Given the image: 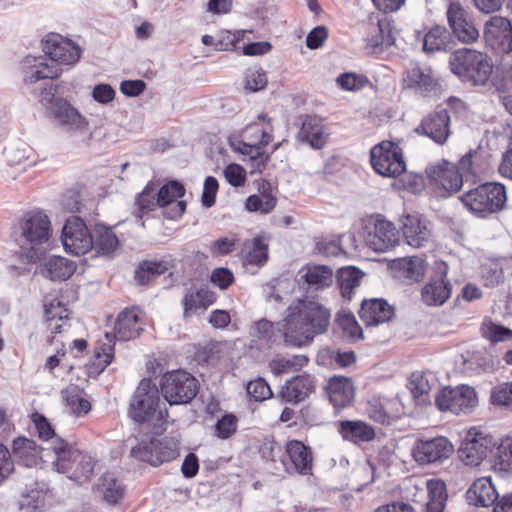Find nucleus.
<instances>
[{
	"label": "nucleus",
	"instance_id": "obj_1",
	"mask_svg": "<svg viewBox=\"0 0 512 512\" xmlns=\"http://www.w3.org/2000/svg\"><path fill=\"white\" fill-rule=\"evenodd\" d=\"M331 312L318 302L299 300L288 308L287 316L277 323V330L286 343L303 346L327 331Z\"/></svg>",
	"mask_w": 512,
	"mask_h": 512
},
{
	"label": "nucleus",
	"instance_id": "obj_2",
	"mask_svg": "<svg viewBox=\"0 0 512 512\" xmlns=\"http://www.w3.org/2000/svg\"><path fill=\"white\" fill-rule=\"evenodd\" d=\"M130 406L132 418L142 425L145 433L159 435L166 430L168 411L157 385L150 378L140 382Z\"/></svg>",
	"mask_w": 512,
	"mask_h": 512
},
{
	"label": "nucleus",
	"instance_id": "obj_3",
	"mask_svg": "<svg viewBox=\"0 0 512 512\" xmlns=\"http://www.w3.org/2000/svg\"><path fill=\"white\" fill-rule=\"evenodd\" d=\"M184 194V186L177 181H169L159 189L154 184H148L136 200L139 216L159 207L167 219L176 220L186 210V202L181 200Z\"/></svg>",
	"mask_w": 512,
	"mask_h": 512
},
{
	"label": "nucleus",
	"instance_id": "obj_4",
	"mask_svg": "<svg viewBox=\"0 0 512 512\" xmlns=\"http://www.w3.org/2000/svg\"><path fill=\"white\" fill-rule=\"evenodd\" d=\"M16 232L22 248L29 246L26 258L36 262L41 256L40 247L47 244L52 236L50 218L41 210H31L18 219Z\"/></svg>",
	"mask_w": 512,
	"mask_h": 512
},
{
	"label": "nucleus",
	"instance_id": "obj_5",
	"mask_svg": "<svg viewBox=\"0 0 512 512\" xmlns=\"http://www.w3.org/2000/svg\"><path fill=\"white\" fill-rule=\"evenodd\" d=\"M451 71L463 81L474 85H485L493 71L489 57L477 50L459 49L449 60Z\"/></svg>",
	"mask_w": 512,
	"mask_h": 512
},
{
	"label": "nucleus",
	"instance_id": "obj_6",
	"mask_svg": "<svg viewBox=\"0 0 512 512\" xmlns=\"http://www.w3.org/2000/svg\"><path fill=\"white\" fill-rule=\"evenodd\" d=\"M460 200L470 212L485 217L504 208L506 188L500 183H485L464 193Z\"/></svg>",
	"mask_w": 512,
	"mask_h": 512
},
{
	"label": "nucleus",
	"instance_id": "obj_7",
	"mask_svg": "<svg viewBox=\"0 0 512 512\" xmlns=\"http://www.w3.org/2000/svg\"><path fill=\"white\" fill-rule=\"evenodd\" d=\"M435 404L441 412L468 414L478 405V397L469 385L445 387L436 394Z\"/></svg>",
	"mask_w": 512,
	"mask_h": 512
},
{
	"label": "nucleus",
	"instance_id": "obj_8",
	"mask_svg": "<svg viewBox=\"0 0 512 512\" xmlns=\"http://www.w3.org/2000/svg\"><path fill=\"white\" fill-rule=\"evenodd\" d=\"M374 170L384 177H397L406 170L401 149L393 142L383 141L370 152Z\"/></svg>",
	"mask_w": 512,
	"mask_h": 512
},
{
	"label": "nucleus",
	"instance_id": "obj_9",
	"mask_svg": "<svg viewBox=\"0 0 512 512\" xmlns=\"http://www.w3.org/2000/svg\"><path fill=\"white\" fill-rule=\"evenodd\" d=\"M162 393L170 405L188 403L197 394V380L185 371H172L163 378Z\"/></svg>",
	"mask_w": 512,
	"mask_h": 512
},
{
	"label": "nucleus",
	"instance_id": "obj_10",
	"mask_svg": "<svg viewBox=\"0 0 512 512\" xmlns=\"http://www.w3.org/2000/svg\"><path fill=\"white\" fill-rule=\"evenodd\" d=\"M63 247L67 253L73 255H84L93 248V237L85 224L79 217L69 218L61 235Z\"/></svg>",
	"mask_w": 512,
	"mask_h": 512
},
{
	"label": "nucleus",
	"instance_id": "obj_11",
	"mask_svg": "<svg viewBox=\"0 0 512 512\" xmlns=\"http://www.w3.org/2000/svg\"><path fill=\"white\" fill-rule=\"evenodd\" d=\"M43 51L52 61L66 66L78 63L82 55V48L76 42L58 33L46 35Z\"/></svg>",
	"mask_w": 512,
	"mask_h": 512
},
{
	"label": "nucleus",
	"instance_id": "obj_12",
	"mask_svg": "<svg viewBox=\"0 0 512 512\" xmlns=\"http://www.w3.org/2000/svg\"><path fill=\"white\" fill-rule=\"evenodd\" d=\"M485 43L499 52H509L512 49V23L506 17L491 16L483 25Z\"/></svg>",
	"mask_w": 512,
	"mask_h": 512
},
{
	"label": "nucleus",
	"instance_id": "obj_13",
	"mask_svg": "<svg viewBox=\"0 0 512 512\" xmlns=\"http://www.w3.org/2000/svg\"><path fill=\"white\" fill-rule=\"evenodd\" d=\"M446 16L453 35L460 42L470 44L479 38L478 29L460 2H450L447 7Z\"/></svg>",
	"mask_w": 512,
	"mask_h": 512
},
{
	"label": "nucleus",
	"instance_id": "obj_14",
	"mask_svg": "<svg viewBox=\"0 0 512 512\" xmlns=\"http://www.w3.org/2000/svg\"><path fill=\"white\" fill-rule=\"evenodd\" d=\"M492 439L474 429L467 432L458 450L460 460L469 466H478L492 448Z\"/></svg>",
	"mask_w": 512,
	"mask_h": 512
},
{
	"label": "nucleus",
	"instance_id": "obj_15",
	"mask_svg": "<svg viewBox=\"0 0 512 512\" xmlns=\"http://www.w3.org/2000/svg\"><path fill=\"white\" fill-rule=\"evenodd\" d=\"M454 452L453 444L443 436L430 440H419L413 450V459L421 465L448 459Z\"/></svg>",
	"mask_w": 512,
	"mask_h": 512
},
{
	"label": "nucleus",
	"instance_id": "obj_16",
	"mask_svg": "<svg viewBox=\"0 0 512 512\" xmlns=\"http://www.w3.org/2000/svg\"><path fill=\"white\" fill-rule=\"evenodd\" d=\"M402 236L409 246L421 248L432 239V225L420 214H409L402 220Z\"/></svg>",
	"mask_w": 512,
	"mask_h": 512
},
{
	"label": "nucleus",
	"instance_id": "obj_17",
	"mask_svg": "<svg viewBox=\"0 0 512 512\" xmlns=\"http://www.w3.org/2000/svg\"><path fill=\"white\" fill-rule=\"evenodd\" d=\"M426 173L431 181L450 193L457 192L463 183V174L446 160L429 165Z\"/></svg>",
	"mask_w": 512,
	"mask_h": 512
},
{
	"label": "nucleus",
	"instance_id": "obj_18",
	"mask_svg": "<svg viewBox=\"0 0 512 512\" xmlns=\"http://www.w3.org/2000/svg\"><path fill=\"white\" fill-rule=\"evenodd\" d=\"M450 116L445 109L427 115L416 128V132L432 139L437 144H444L450 135Z\"/></svg>",
	"mask_w": 512,
	"mask_h": 512
},
{
	"label": "nucleus",
	"instance_id": "obj_19",
	"mask_svg": "<svg viewBox=\"0 0 512 512\" xmlns=\"http://www.w3.org/2000/svg\"><path fill=\"white\" fill-rule=\"evenodd\" d=\"M59 76V69L50 65L44 56H27L22 61V78L26 84L55 78Z\"/></svg>",
	"mask_w": 512,
	"mask_h": 512
},
{
	"label": "nucleus",
	"instance_id": "obj_20",
	"mask_svg": "<svg viewBox=\"0 0 512 512\" xmlns=\"http://www.w3.org/2000/svg\"><path fill=\"white\" fill-rule=\"evenodd\" d=\"M403 82L406 87L413 88L420 94L429 96L438 91V82L430 68L412 65L407 69Z\"/></svg>",
	"mask_w": 512,
	"mask_h": 512
},
{
	"label": "nucleus",
	"instance_id": "obj_21",
	"mask_svg": "<svg viewBox=\"0 0 512 512\" xmlns=\"http://www.w3.org/2000/svg\"><path fill=\"white\" fill-rule=\"evenodd\" d=\"M399 242L394 225L386 220L375 222L374 230L366 238L367 245L376 252H385Z\"/></svg>",
	"mask_w": 512,
	"mask_h": 512
},
{
	"label": "nucleus",
	"instance_id": "obj_22",
	"mask_svg": "<svg viewBox=\"0 0 512 512\" xmlns=\"http://www.w3.org/2000/svg\"><path fill=\"white\" fill-rule=\"evenodd\" d=\"M49 113L61 125L70 129L85 130L88 127L87 120L66 99L57 98Z\"/></svg>",
	"mask_w": 512,
	"mask_h": 512
},
{
	"label": "nucleus",
	"instance_id": "obj_23",
	"mask_svg": "<svg viewBox=\"0 0 512 512\" xmlns=\"http://www.w3.org/2000/svg\"><path fill=\"white\" fill-rule=\"evenodd\" d=\"M393 316V307L383 299L365 300L360 309V317L367 326H378Z\"/></svg>",
	"mask_w": 512,
	"mask_h": 512
},
{
	"label": "nucleus",
	"instance_id": "obj_24",
	"mask_svg": "<svg viewBox=\"0 0 512 512\" xmlns=\"http://www.w3.org/2000/svg\"><path fill=\"white\" fill-rule=\"evenodd\" d=\"M105 338L107 340L106 344H103L101 347H97L95 350L96 357L100 358L101 353L103 352V362L105 365L110 364L112 359V343L115 344V341H126L128 340V307L124 308L121 313L118 315L113 332H105Z\"/></svg>",
	"mask_w": 512,
	"mask_h": 512
},
{
	"label": "nucleus",
	"instance_id": "obj_25",
	"mask_svg": "<svg viewBox=\"0 0 512 512\" xmlns=\"http://www.w3.org/2000/svg\"><path fill=\"white\" fill-rule=\"evenodd\" d=\"M314 390V381L308 374L288 380L279 395L286 402L298 403L305 400Z\"/></svg>",
	"mask_w": 512,
	"mask_h": 512
},
{
	"label": "nucleus",
	"instance_id": "obj_26",
	"mask_svg": "<svg viewBox=\"0 0 512 512\" xmlns=\"http://www.w3.org/2000/svg\"><path fill=\"white\" fill-rule=\"evenodd\" d=\"M389 268L395 277L412 281L421 280L426 272V264L419 257L394 259L390 262Z\"/></svg>",
	"mask_w": 512,
	"mask_h": 512
},
{
	"label": "nucleus",
	"instance_id": "obj_27",
	"mask_svg": "<svg viewBox=\"0 0 512 512\" xmlns=\"http://www.w3.org/2000/svg\"><path fill=\"white\" fill-rule=\"evenodd\" d=\"M54 453L53 467L59 473L68 474L75 465L76 456H79V449L70 445L62 438H55L52 444Z\"/></svg>",
	"mask_w": 512,
	"mask_h": 512
},
{
	"label": "nucleus",
	"instance_id": "obj_28",
	"mask_svg": "<svg viewBox=\"0 0 512 512\" xmlns=\"http://www.w3.org/2000/svg\"><path fill=\"white\" fill-rule=\"evenodd\" d=\"M298 139L314 149L323 148L327 140V133L322 120L316 116L307 117L302 123Z\"/></svg>",
	"mask_w": 512,
	"mask_h": 512
},
{
	"label": "nucleus",
	"instance_id": "obj_29",
	"mask_svg": "<svg viewBox=\"0 0 512 512\" xmlns=\"http://www.w3.org/2000/svg\"><path fill=\"white\" fill-rule=\"evenodd\" d=\"M331 403L335 407H346L354 399L355 389L352 381L347 377L334 376L327 386Z\"/></svg>",
	"mask_w": 512,
	"mask_h": 512
},
{
	"label": "nucleus",
	"instance_id": "obj_30",
	"mask_svg": "<svg viewBox=\"0 0 512 512\" xmlns=\"http://www.w3.org/2000/svg\"><path fill=\"white\" fill-rule=\"evenodd\" d=\"M497 497V490L490 477L477 479L467 491L469 502L477 506L488 507L495 502Z\"/></svg>",
	"mask_w": 512,
	"mask_h": 512
},
{
	"label": "nucleus",
	"instance_id": "obj_31",
	"mask_svg": "<svg viewBox=\"0 0 512 512\" xmlns=\"http://www.w3.org/2000/svg\"><path fill=\"white\" fill-rule=\"evenodd\" d=\"M286 453L297 473L304 475L311 473L313 457L309 447L298 440H291L286 445Z\"/></svg>",
	"mask_w": 512,
	"mask_h": 512
},
{
	"label": "nucleus",
	"instance_id": "obj_32",
	"mask_svg": "<svg viewBox=\"0 0 512 512\" xmlns=\"http://www.w3.org/2000/svg\"><path fill=\"white\" fill-rule=\"evenodd\" d=\"M76 270V265L61 256H50L43 264L41 273L52 281H64L71 277Z\"/></svg>",
	"mask_w": 512,
	"mask_h": 512
},
{
	"label": "nucleus",
	"instance_id": "obj_33",
	"mask_svg": "<svg viewBox=\"0 0 512 512\" xmlns=\"http://www.w3.org/2000/svg\"><path fill=\"white\" fill-rule=\"evenodd\" d=\"M301 280H303L310 289H324L332 284L333 271L326 265H308L302 269Z\"/></svg>",
	"mask_w": 512,
	"mask_h": 512
},
{
	"label": "nucleus",
	"instance_id": "obj_34",
	"mask_svg": "<svg viewBox=\"0 0 512 512\" xmlns=\"http://www.w3.org/2000/svg\"><path fill=\"white\" fill-rule=\"evenodd\" d=\"M338 431L345 440L353 442H368L375 437V431L372 426L360 420L341 421L338 424Z\"/></svg>",
	"mask_w": 512,
	"mask_h": 512
},
{
	"label": "nucleus",
	"instance_id": "obj_35",
	"mask_svg": "<svg viewBox=\"0 0 512 512\" xmlns=\"http://www.w3.org/2000/svg\"><path fill=\"white\" fill-rule=\"evenodd\" d=\"M492 468L502 475H512V438H506L493 449Z\"/></svg>",
	"mask_w": 512,
	"mask_h": 512
},
{
	"label": "nucleus",
	"instance_id": "obj_36",
	"mask_svg": "<svg viewBox=\"0 0 512 512\" xmlns=\"http://www.w3.org/2000/svg\"><path fill=\"white\" fill-rule=\"evenodd\" d=\"M249 129L255 130L256 133L260 134V137L251 138L247 135L246 138L249 142H240L235 149L255 159L262 155L261 149L272 141V135L267 128H259L257 123L250 125Z\"/></svg>",
	"mask_w": 512,
	"mask_h": 512
},
{
	"label": "nucleus",
	"instance_id": "obj_37",
	"mask_svg": "<svg viewBox=\"0 0 512 512\" xmlns=\"http://www.w3.org/2000/svg\"><path fill=\"white\" fill-rule=\"evenodd\" d=\"M451 286L446 280L432 279L422 289V300L429 306H440L450 297Z\"/></svg>",
	"mask_w": 512,
	"mask_h": 512
},
{
	"label": "nucleus",
	"instance_id": "obj_38",
	"mask_svg": "<svg viewBox=\"0 0 512 512\" xmlns=\"http://www.w3.org/2000/svg\"><path fill=\"white\" fill-rule=\"evenodd\" d=\"M14 456L26 467L36 466L40 456V448L26 437H18L12 443Z\"/></svg>",
	"mask_w": 512,
	"mask_h": 512
},
{
	"label": "nucleus",
	"instance_id": "obj_39",
	"mask_svg": "<svg viewBox=\"0 0 512 512\" xmlns=\"http://www.w3.org/2000/svg\"><path fill=\"white\" fill-rule=\"evenodd\" d=\"M93 248L97 254L110 255L118 246V238L111 228L102 224L95 225L93 232Z\"/></svg>",
	"mask_w": 512,
	"mask_h": 512
},
{
	"label": "nucleus",
	"instance_id": "obj_40",
	"mask_svg": "<svg viewBox=\"0 0 512 512\" xmlns=\"http://www.w3.org/2000/svg\"><path fill=\"white\" fill-rule=\"evenodd\" d=\"M215 301V294L208 289H199L188 293L182 300L184 317L188 318L199 310H206Z\"/></svg>",
	"mask_w": 512,
	"mask_h": 512
},
{
	"label": "nucleus",
	"instance_id": "obj_41",
	"mask_svg": "<svg viewBox=\"0 0 512 512\" xmlns=\"http://www.w3.org/2000/svg\"><path fill=\"white\" fill-rule=\"evenodd\" d=\"M428 502L426 512H443L447 500L445 483L439 479H431L426 482Z\"/></svg>",
	"mask_w": 512,
	"mask_h": 512
},
{
	"label": "nucleus",
	"instance_id": "obj_42",
	"mask_svg": "<svg viewBox=\"0 0 512 512\" xmlns=\"http://www.w3.org/2000/svg\"><path fill=\"white\" fill-rule=\"evenodd\" d=\"M251 342L258 348H268L275 341L274 324L266 319L254 323L251 328Z\"/></svg>",
	"mask_w": 512,
	"mask_h": 512
},
{
	"label": "nucleus",
	"instance_id": "obj_43",
	"mask_svg": "<svg viewBox=\"0 0 512 512\" xmlns=\"http://www.w3.org/2000/svg\"><path fill=\"white\" fill-rule=\"evenodd\" d=\"M308 363L305 355L290 357L276 356L270 362V369L274 375L287 374L300 370Z\"/></svg>",
	"mask_w": 512,
	"mask_h": 512
},
{
	"label": "nucleus",
	"instance_id": "obj_44",
	"mask_svg": "<svg viewBox=\"0 0 512 512\" xmlns=\"http://www.w3.org/2000/svg\"><path fill=\"white\" fill-rule=\"evenodd\" d=\"M408 389L418 404L425 405L429 402L428 394L431 390L429 375L413 372L408 381Z\"/></svg>",
	"mask_w": 512,
	"mask_h": 512
},
{
	"label": "nucleus",
	"instance_id": "obj_45",
	"mask_svg": "<svg viewBox=\"0 0 512 512\" xmlns=\"http://www.w3.org/2000/svg\"><path fill=\"white\" fill-rule=\"evenodd\" d=\"M449 45V33L443 26L432 27L423 38V50L433 53L447 49Z\"/></svg>",
	"mask_w": 512,
	"mask_h": 512
},
{
	"label": "nucleus",
	"instance_id": "obj_46",
	"mask_svg": "<svg viewBox=\"0 0 512 512\" xmlns=\"http://www.w3.org/2000/svg\"><path fill=\"white\" fill-rule=\"evenodd\" d=\"M62 397L74 415H85L91 410L90 402L81 396V390L76 385H70L64 389Z\"/></svg>",
	"mask_w": 512,
	"mask_h": 512
},
{
	"label": "nucleus",
	"instance_id": "obj_47",
	"mask_svg": "<svg viewBox=\"0 0 512 512\" xmlns=\"http://www.w3.org/2000/svg\"><path fill=\"white\" fill-rule=\"evenodd\" d=\"M362 272L352 266L338 270L337 280L343 297L350 298L353 289L360 284Z\"/></svg>",
	"mask_w": 512,
	"mask_h": 512
},
{
	"label": "nucleus",
	"instance_id": "obj_48",
	"mask_svg": "<svg viewBox=\"0 0 512 512\" xmlns=\"http://www.w3.org/2000/svg\"><path fill=\"white\" fill-rule=\"evenodd\" d=\"M242 256L247 264L261 265L267 260V245L259 239L248 241L242 249Z\"/></svg>",
	"mask_w": 512,
	"mask_h": 512
},
{
	"label": "nucleus",
	"instance_id": "obj_49",
	"mask_svg": "<svg viewBox=\"0 0 512 512\" xmlns=\"http://www.w3.org/2000/svg\"><path fill=\"white\" fill-rule=\"evenodd\" d=\"M154 437L149 436L139 440L130 450V455L140 461L148 462L153 466H158L159 461L156 457Z\"/></svg>",
	"mask_w": 512,
	"mask_h": 512
},
{
	"label": "nucleus",
	"instance_id": "obj_50",
	"mask_svg": "<svg viewBox=\"0 0 512 512\" xmlns=\"http://www.w3.org/2000/svg\"><path fill=\"white\" fill-rule=\"evenodd\" d=\"M166 271L167 266L163 262L144 261L136 269L134 279L139 285H146Z\"/></svg>",
	"mask_w": 512,
	"mask_h": 512
},
{
	"label": "nucleus",
	"instance_id": "obj_51",
	"mask_svg": "<svg viewBox=\"0 0 512 512\" xmlns=\"http://www.w3.org/2000/svg\"><path fill=\"white\" fill-rule=\"evenodd\" d=\"M94 466L95 460L93 457L79 450V456H76L75 465L68 473V477L79 482L87 480L93 473Z\"/></svg>",
	"mask_w": 512,
	"mask_h": 512
},
{
	"label": "nucleus",
	"instance_id": "obj_52",
	"mask_svg": "<svg viewBox=\"0 0 512 512\" xmlns=\"http://www.w3.org/2000/svg\"><path fill=\"white\" fill-rule=\"evenodd\" d=\"M336 323L344 332L345 336L351 340H359L363 336L362 328L357 323L354 315L346 310H342L336 315Z\"/></svg>",
	"mask_w": 512,
	"mask_h": 512
},
{
	"label": "nucleus",
	"instance_id": "obj_53",
	"mask_svg": "<svg viewBox=\"0 0 512 512\" xmlns=\"http://www.w3.org/2000/svg\"><path fill=\"white\" fill-rule=\"evenodd\" d=\"M156 457L159 465L171 461L179 455V441L174 437H165L155 443Z\"/></svg>",
	"mask_w": 512,
	"mask_h": 512
},
{
	"label": "nucleus",
	"instance_id": "obj_54",
	"mask_svg": "<svg viewBox=\"0 0 512 512\" xmlns=\"http://www.w3.org/2000/svg\"><path fill=\"white\" fill-rule=\"evenodd\" d=\"M369 31L370 33L377 32L379 34V39H367V45L370 47L390 46L394 43L390 23L388 21L382 20L378 21L376 25H370Z\"/></svg>",
	"mask_w": 512,
	"mask_h": 512
},
{
	"label": "nucleus",
	"instance_id": "obj_55",
	"mask_svg": "<svg viewBox=\"0 0 512 512\" xmlns=\"http://www.w3.org/2000/svg\"><path fill=\"white\" fill-rule=\"evenodd\" d=\"M493 405L512 410V382H506L495 386L490 395Z\"/></svg>",
	"mask_w": 512,
	"mask_h": 512
},
{
	"label": "nucleus",
	"instance_id": "obj_56",
	"mask_svg": "<svg viewBox=\"0 0 512 512\" xmlns=\"http://www.w3.org/2000/svg\"><path fill=\"white\" fill-rule=\"evenodd\" d=\"M238 418L234 414H224L215 424L214 433L219 439H229L237 431Z\"/></svg>",
	"mask_w": 512,
	"mask_h": 512
},
{
	"label": "nucleus",
	"instance_id": "obj_57",
	"mask_svg": "<svg viewBox=\"0 0 512 512\" xmlns=\"http://www.w3.org/2000/svg\"><path fill=\"white\" fill-rule=\"evenodd\" d=\"M275 199L271 195L260 194L251 195L247 198L245 207L250 212H260L267 214L274 209Z\"/></svg>",
	"mask_w": 512,
	"mask_h": 512
},
{
	"label": "nucleus",
	"instance_id": "obj_58",
	"mask_svg": "<svg viewBox=\"0 0 512 512\" xmlns=\"http://www.w3.org/2000/svg\"><path fill=\"white\" fill-rule=\"evenodd\" d=\"M482 335L491 342H499L512 338V330L492 321L482 324Z\"/></svg>",
	"mask_w": 512,
	"mask_h": 512
},
{
	"label": "nucleus",
	"instance_id": "obj_59",
	"mask_svg": "<svg viewBox=\"0 0 512 512\" xmlns=\"http://www.w3.org/2000/svg\"><path fill=\"white\" fill-rule=\"evenodd\" d=\"M336 83L347 91H357L364 88L368 84V79L363 75L347 72L339 75Z\"/></svg>",
	"mask_w": 512,
	"mask_h": 512
},
{
	"label": "nucleus",
	"instance_id": "obj_60",
	"mask_svg": "<svg viewBox=\"0 0 512 512\" xmlns=\"http://www.w3.org/2000/svg\"><path fill=\"white\" fill-rule=\"evenodd\" d=\"M225 349V343L211 342L198 350L196 358L199 362L212 363L220 358L221 353H223Z\"/></svg>",
	"mask_w": 512,
	"mask_h": 512
},
{
	"label": "nucleus",
	"instance_id": "obj_61",
	"mask_svg": "<svg viewBox=\"0 0 512 512\" xmlns=\"http://www.w3.org/2000/svg\"><path fill=\"white\" fill-rule=\"evenodd\" d=\"M246 389L248 394L256 401H263L269 399L272 396V390L270 386L262 378L250 381L247 384Z\"/></svg>",
	"mask_w": 512,
	"mask_h": 512
},
{
	"label": "nucleus",
	"instance_id": "obj_62",
	"mask_svg": "<svg viewBox=\"0 0 512 512\" xmlns=\"http://www.w3.org/2000/svg\"><path fill=\"white\" fill-rule=\"evenodd\" d=\"M268 83L264 71L255 69L248 72L245 78V90L248 92H258L266 87Z\"/></svg>",
	"mask_w": 512,
	"mask_h": 512
},
{
	"label": "nucleus",
	"instance_id": "obj_63",
	"mask_svg": "<svg viewBox=\"0 0 512 512\" xmlns=\"http://www.w3.org/2000/svg\"><path fill=\"white\" fill-rule=\"evenodd\" d=\"M366 413L370 419L381 424L386 423L384 398L372 397L366 407Z\"/></svg>",
	"mask_w": 512,
	"mask_h": 512
},
{
	"label": "nucleus",
	"instance_id": "obj_64",
	"mask_svg": "<svg viewBox=\"0 0 512 512\" xmlns=\"http://www.w3.org/2000/svg\"><path fill=\"white\" fill-rule=\"evenodd\" d=\"M14 472V461L9 449L0 443V485Z\"/></svg>",
	"mask_w": 512,
	"mask_h": 512
}]
</instances>
